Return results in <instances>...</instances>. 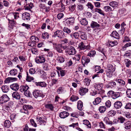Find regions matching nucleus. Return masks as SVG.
Masks as SVG:
<instances>
[{
    "label": "nucleus",
    "mask_w": 131,
    "mask_h": 131,
    "mask_svg": "<svg viewBox=\"0 0 131 131\" xmlns=\"http://www.w3.org/2000/svg\"><path fill=\"white\" fill-rule=\"evenodd\" d=\"M65 52L69 55H73L75 53L76 51L73 47L69 46H67L66 50Z\"/></svg>",
    "instance_id": "1"
},
{
    "label": "nucleus",
    "mask_w": 131,
    "mask_h": 131,
    "mask_svg": "<svg viewBox=\"0 0 131 131\" xmlns=\"http://www.w3.org/2000/svg\"><path fill=\"white\" fill-rule=\"evenodd\" d=\"M25 1L26 4V5L24 6L25 10L31 11V9L33 7V5L30 2V0H24Z\"/></svg>",
    "instance_id": "2"
},
{
    "label": "nucleus",
    "mask_w": 131,
    "mask_h": 131,
    "mask_svg": "<svg viewBox=\"0 0 131 131\" xmlns=\"http://www.w3.org/2000/svg\"><path fill=\"white\" fill-rule=\"evenodd\" d=\"M54 35L60 38H63L64 37V33L61 30H58L54 32Z\"/></svg>",
    "instance_id": "3"
},
{
    "label": "nucleus",
    "mask_w": 131,
    "mask_h": 131,
    "mask_svg": "<svg viewBox=\"0 0 131 131\" xmlns=\"http://www.w3.org/2000/svg\"><path fill=\"white\" fill-rule=\"evenodd\" d=\"M62 45L61 44H55L54 46V49L59 53H63V50H62Z\"/></svg>",
    "instance_id": "4"
},
{
    "label": "nucleus",
    "mask_w": 131,
    "mask_h": 131,
    "mask_svg": "<svg viewBox=\"0 0 131 131\" xmlns=\"http://www.w3.org/2000/svg\"><path fill=\"white\" fill-rule=\"evenodd\" d=\"M35 61L37 63H44L45 61V59L43 56H41L36 57Z\"/></svg>",
    "instance_id": "5"
},
{
    "label": "nucleus",
    "mask_w": 131,
    "mask_h": 131,
    "mask_svg": "<svg viewBox=\"0 0 131 131\" xmlns=\"http://www.w3.org/2000/svg\"><path fill=\"white\" fill-rule=\"evenodd\" d=\"M33 94L35 98H37L38 97H43V95L41 91L38 90L34 91L33 93Z\"/></svg>",
    "instance_id": "6"
},
{
    "label": "nucleus",
    "mask_w": 131,
    "mask_h": 131,
    "mask_svg": "<svg viewBox=\"0 0 131 131\" xmlns=\"http://www.w3.org/2000/svg\"><path fill=\"white\" fill-rule=\"evenodd\" d=\"M103 121L106 124L109 125L111 126L113 124H116L117 123L116 122L114 121L112 122L110 120L109 118L107 117H106L104 118Z\"/></svg>",
    "instance_id": "7"
},
{
    "label": "nucleus",
    "mask_w": 131,
    "mask_h": 131,
    "mask_svg": "<svg viewBox=\"0 0 131 131\" xmlns=\"http://www.w3.org/2000/svg\"><path fill=\"white\" fill-rule=\"evenodd\" d=\"M88 89L81 87L80 88L79 91V94L81 96L85 95L88 91Z\"/></svg>",
    "instance_id": "8"
},
{
    "label": "nucleus",
    "mask_w": 131,
    "mask_h": 131,
    "mask_svg": "<svg viewBox=\"0 0 131 131\" xmlns=\"http://www.w3.org/2000/svg\"><path fill=\"white\" fill-rule=\"evenodd\" d=\"M67 24L70 26L73 25L75 21V18L74 17H70L67 18L66 19Z\"/></svg>",
    "instance_id": "9"
},
{
    "label": "nucleus",
    "mask_w": 131,
    "mask_h": 131,
    "mask_svg": "<svg viewBox=\"0 0 131 131\" xmlns=\"http://www.w3.org/2000/svg\"><path fill=\"white\" fill-rule=\"evenodd\" d=\"M9 98L6 95H4L0 98L1 103H3L6 102L9 100Z\"/></svg>",
    "instance_id": "10"
},
{
    "label": "nucleus",
    "mask_w": 131,
    "mask_h": 131,
    "mask_svg": "<svg viewBox=\"0 0 131 131\" xmlns=\"http://www.w3.org/2000/svg\"><path fill=\"white\" fill-rule=\"evenodd\" d=\"M36 120L37 122H38V123L40 125H45L46 124V121L42 119V118L41 117L39 116L37 117L36 118Z\"/></svg>",
    "instance_id": "11"
},
{
    "label": "nucleus",
    "mask_w": 131,
    "mask_h": 131,
    "mask_svg": "<svg viewBox=\"0 0 131 131\" xmlns=\"http://www.w3.org/2000/svg\"><path fill=\"white\" fill-rule=\"evenodd\" d=\"M78 19L80 23L82 25H86L88 24V21L87 20L86 18H81L79 17L78 18Z\"/></svg>",
    "instance_id": "12"
},
{
    "label": "nucleus",
    "mask_w": 131,
    "mask_h": 131,
    "mask_svg": "<svg viewBox=\"0 0 131 131\" xmlns=\"http://www.w3.org/2000/svg\"><path fill=\"white\" fill-rule=\"evenodd\" d=\"M22 18L24 20H29L30 19V14L28 13H24L22 14Z\"/></svg>",
    "instance_id": "13"
},
{
    "label": "nucleus",
    "mask_w": 131,
    "mask_h": 131,
    "mask_svg": "<svg viewBox=\"0 0 131 131\" xmlns=\"http://www.w3.org/2000/svg\"><path fill=\"white\" fill-rule=\"evenodd\" d=\"M90 58L88 57L84 56H82L81 62L82 64L88 63L90 62Z\"/></svg>",
    "instance_id": "14"
},
{
    "label": "nucleus",
    "mask_w": 131,
    "mask_h": 131,
    "mask_svg": "<svg viewBox=\"0 0 131 131\" xmlns=\"http://www.w3.org/2000/svg\"><path fill=\"white\" fill-rule=\"evenodd\" d=\"M122 106V104L120 101L116 102L114 104V107L116 109H119Z\"/></svg>",
    "instance_id": "15"
},
{
    "label": "nucleus",
    "mask_w": 131,
    "mask_h": 131,
    "mask_svg": "<svg viewBox=\"0 0 131 131\" xmlns=\"http://www.w3.org/2000/svg\"><path fill=\"white\" fill-rule=\"evenodd\" d=\"M17 78H16L8 77L5 79L4 82L6 83H9L13 81H16L17 80Z\"/></svg>",
    "instance_id": "16"
},
{
    "label": "nucleus",
    "mask_w": 131,
    "mask_h": 131,
    "mask_svg": "<svg viewBox=\"0 0 131 131\" xmlns=\"http://www.w3.org/2000/svg\"><path fill=\"white\" fill-rule=\"evenodd\" d=\"M69 114V113L66 111H63L61 112L59 114V116L61 118H64L68 116Z\"/></svg>",
    "instance_id": "17"
},
{
    "label": "nucleus",
    "mask_w": 131,
    "mask_h": 131,
    "mask_svg": "<svg viewBox=\"0 0 131 131\" xmlns=\"http://www.w3.org/2000/svg\"><path fill=\"white\" fill-rule=\"evenodd\" d=\"M10 87L12 90L16 91L18 89L19 86L17 83H14L11 85Z\"/></svg>",
    "instance_id": "18"
},
{
    "label": "nucleus",
    "mask_w": 131,
    "mask_h": 131,
    "mask_svg": "<svg viewBox=\"0 0 131 131\" xmlns=\"http://www.w3.org/2000/svg\"><path fill=\"white\" fill-rule=\"evenodd\" d=\"M12 96L13 98L17 99L18 100L20 98V95L19 93L17 92H14L12 94Z\"/></svg>",
    "instance_id": "19"
},
{
    "label": "nucleus",
    "mask_w": 131,
    "mask_h": 131,
    "mask_svg": "<svg viewBox=\"0 0 131 131\" xmlns=\"http://www.w3.org/2000/svg\"><path fill=\"white\" fill-rule=\"evenodd\" d=\"M100 25L97 22L93 21H92L90 24L91 27L93 28H97L100 26Z\"/></svg>",
    "instance_id": "20"
},
{
    "label": "nucleus",
    "mask_w": 131,
    "mask_h": 131,
    "mask_svg": "<svg viewBox=\"0 0 131 131\" xmlns=\"http://www.w3.org/2000/svg\"><path fill=\"white\" fill-rule=\"evenodd\" d=\"M77 108L78 109L82 110L83 109V103L81 101H79L77 102Z\"/></svg>",
    "instance_id": "21"
},
{
    "label": "nucleus",
    "mask_w": 131,
    "mask_h": 131,
    "mask_svg": "<svg viewBox=\"0 0 131 131\" xmlns=\"http://www.w3.org/2000/svg\"><path fill=\"white\" fill-rule=\"evenodd\" d=\"M13 104V102L10 101L9 102L8 105H6L5 106V109L7 110H9L12 108V106Z\"/></svg>",
    "instance_id": "22"
},
{
    "label": "nucleus",
    "mask_w": 131,
    "mask_h": 131,
    "mask_svg": "<svg viewBox=\"0 0 131 131\" xmlns=\"http://www.w3.org/2000/svg\"><path fill=\"white\" fill-rule=\"evenodd\" d=\"M9 17H14L15 19H17L19 17V13L17 12L13 13L8 15Z\"/></svg>",
    "instance_id": "23"
},
{
    "label": "nucleus",
    "mask_w": 131,
    "mask_h": 131,
    "mask_svg": "<svg viewBox=\"0 0 131 131\" xmlns=\"http://www.w3.org/2000/svg\"><path fill=\"white\" fill-rule=\"evenodd\" d=\"M35 84L36 85H39L42 87H45L47 85L46 83L45 82H36Z\"/></svg>",
    "instance_id": "24"
},
{
    "label": "nucleus",
    "mask_w": 131,
    "mask_h": 131,
    "mask_svg": "<svg viewBox=\"0 0 131 131\" xmlns=\"http://www.w3.org/2000/svg\"><path fill=\"white\" fill-rule=\"evenodd\" d=\"M111 36L116 39H119V36L118 33L116 31H113L111 34Z\"/></svg>",
    "instance_id": "25"
},
{
    "label": "nucleus",
    "mask_w": 131,
    "mask_h": 131,
    "mask_svg": "<svg viewBox=\"0 0 131 131\" xmlns=\"http://www.w3.org/2000/svg\"><path fill=\"white\" fill-rule=\"evenodd\" d=\"M1 89L3 92L7 93L9 90V87L7 85H3L1 88Z\"/></svg>",
    "instance_id": "26"
},
{
    "label": "nucleus",
    "mask_w": 131,
    "mask_h": 131,
    "mask_svg": "<svg viewBox=\"0 0 131 131\" xmlns=\"http://www.w3.org/2000/svg\"><path fill=\"white\" fill-rule=\"evenodd\" d=\"M103 86V84H96L94 85V88L98 90H101Z\"/></svg>",
    "instance_id": "27"
},
{
    "label": "nucleus",
    "mask_w": 131,
    "mask_h": 131,
    "mask_svg": "<svg viewBox=\"0 0 131 131\" xmlns=\"http://www.w3.org/2000/svg\"><path fill=\"white\" fill-rule=\"evenodd\" d=\"M115 81L116 82L118 83L120 85L123 86L125 84V82L121 79H116Z\"/></svg>",
    "instance_id": "28"
},
{
    "label": "nucleus",
    "mask_w": 131,
    "mask_h": 131,
    "mask_svg": "<svg viewBox=\"0 0 131 131\" xmlns=\"http://www.w3.org/2000/svg\"><path fill=\"white\" fill-rule=\"evenodd\" d=\"M94 10L95 12H97L103 16H104L105 15L104 12L100 8H95Z\"/></svg>",
    "instance_id": "29"
},
{
    "label": "nucleus",
    "mask_w": 131,
    "mask_h": 131,
    "mask_svg": "<svg viewBox=\"0 0 131 131\" xmlns=\"http://www.w3.org/2000/svg\"><path fill=\"white\" fill-rule=\"evenodd\" d=\"M11 123L8 120H6L4 122V126L6 128H8L10 126Z\"/></svg>",
    "instance_id": "30"
},
{
    "label": "nucleus",
    "mask_w": 131,
    "mask_h": 131,
    "mask_svg": "<svg viewBox=\"0 0 131 131\" xmlns=\"http://www.w3.org/2000/svg\"><path fill=\"white\" fill-rule=\"evenodd\" d=\"M101 102V99L100 97H97L96 98L94 101L93 102V104L94 105H97L99 104Z\"/></svg>",
    "instance_id": "31"
},
{
    "label": "nucleus",
    "mask_w": 131,
    "mask_h": 131,
    "mask_svg": "<svg viewBox=\"0 0 131 131\" xmlns=\"http://www.w3.org/2000/svg\"><path fill=\"white\" fill-rule=\"evenodd\" d=\"M118 4V3L116 2L113 1L110 2L109 5L113 8H116Z\"/></svg>",
    "instance_id": "32"
},
{
    "label": "nucleus",
    "mask_w": 131,
    "mask_h": 131,
    "mask_svg": "<svg viewBox=\"0 0 131 131\" xmlns=\"http://www.w3.org/2000/svg\"><path fill=\"white\" fill-rule=\"evenodd\" d=\"M108 71H110L112 72H114L115 70V67L111 64H108V68L106 70Z\"/></svg>",
    "instance_id": "33"
},
{
    "label": "nucleus",
    "mask_w": 131,
    "mask_h": 131,
    "mask_svg": "<svg viewBox=\"0 0 131 131\" xmlns=\"http://www.w3.org/2000/svg\"><path fill=\"white\" fill-rule=\"evenodd\" d=\"M57 60L60 63H62L64 61V58L62 56H58L57 57Z\"/></svg>",
    "instance_id": "34"
},
{
    "label": "nucleus",
    "mask_w": 131,
    "mask_h": 131,
    "mask_svg": "<svg viewBox=\"0 0 131 131\" xmlns=\"http://www.w3.org/2000/svg\"><path fill=\"white\" fill-rule=\"evenodd\" d=\"M79 34L78 32H75L70 35V36L72 37H74L76 39H78L79 37Z\"/></svg>",
    "instance_id": "35"
},
{
    "label": "nucleus",
    "mask_w": 131,
    "mask_h": 131,
    "mask_svg": "<svg viewBox=\"0 0 131 131\" xmlns=\"http://www.w3.org/2000/svg\"><path fill=\"white\" fill-rule=\"evenodd\" d=\"M45 107L51 110H53L54 107L52 104H47L45 105Z\"/></svg>",
    "instance_id": "36"
},
{
    "label": "nucleus",
    "mask_w": 131,
    "mask_h": 131,
    "mask_svg": "<svg viewBox=\"0 0 131 131\" xmlns=\"http://www.w3.org/2000/svg\"><path fill=\"white\" fill-rule=\"evenodd\" d=\"M125 128L126 129H129L131 126V121H128L125 123Z\"/></svg>",
    "instance_id": "37"
},
{
    "label": "nucleus",
    "mask_w": 131,
    "mask_h": 131,
    "mask_svg": "<svg viewBox=\"0 0 131 131\" xmlns=\"http://www.w3.org/2000/svg\"><path fill=\"white\" fill-rule=\"evenodd\" d=\"M85 46L84 43L82 42L80 43L79 45V47L81 50H84L85 49Z\"/></svg>",
    "instance_id": "38"
},
{
    "label": "nucleus",
    "mask_w": 131,
    "mask_h": 131,
    "mask_svg": "<svg viewBox=\"0 0 131 131\" xmlns=\"http://www.w3.org/2000/svg\"><path fill=\"white\" fill-rule=\"evenodd\" d=\"M29 88V87L27 85H24L22 86L21 87L20 91L21 92L26 91H28V89Z\"/></svg>",
    "instance_id": "39"
},
{
    "label": "nucleus",
    "mask_w": 131,
    "mask_h": 131,
    "mask_svg": "<svg viewBox=\"0 0 131 131\" xmlns=\"http://www.w3.org/2000/svg\"><path fill=\"white\" fill-rule=\"evenodd\" d=\"M108 42L109 43V45L111 46V47H113L117 45L118 43V42L116 41H109Z\"/></svg>",
    "instance_id": "40"
},
{
    "label": "nucleus",
    "mask_w": 131,
    "mask_h": 131,
    "mask_svg": "<svg viewBox=\"0 0 131 131\" xmlns=\"http://www.w3.org/2000/svg\"><path fill=\"white\" fill-rule=\"evenodd\" d=\"M80 36L81 39L83 40H86L87 39L86 33L84 32H81Z\"/></svg>",
    "instance_id": "41"
},
{
    "label": "nucleus",
    "mask_w": 131,
    "mask_h": 131,
    "mask_svg": "<svg viewBox=\"0 0 131 131\" xmlns=\"http://www.w3.org/2000/svg\"><path fill=\"white\" fill-rule=\"evenodd\" d=\"M120 96V94L118 92H114L112 95V98L113 99H115L119 97Z\"/></svg>",
    "instance_id": "42"
},
{
    "label": "nucleus",
    "mask_w": 131,
    "mask_h": 131,
    "mask_svg": "<svg viewBox=\"0 0 131 131\" xmlns=\"http://www.w3.org/2000/svg\"><path fill=\"white\" fill-rule=\"evenodd\" d=\"M105 11L106 12H109L112 11L111 8L109 6H105L104 7Z\"/></svg>",
    "instance_id": "43"
},
{
    "label": "nucleus",
    "mask_w": 131,
    "mask_h": 131,
    "mask_svg": "<svg viewBox=\"0 0 131 131\" xmlns=\"http://www.w3.org/2000/svg\"><path fill=\"white\" fill-rule=\"evenodd\" d=\"M10 18L8 19L9 23L12 26H14L16 25V21L14 19H10Z\"/></svg>",
    "instance_id": "44"
},
{
    "label": "nucleus",
    "mask_w": 131,
    "mask_h": 131,
    "mask_svg": "<svg viewBox=\"0 0 131 131\" xmlns=\"http://www.w3.org/2000/svg\"><path fill=\"white\" fill-rule=\"evenodd\" d=\"M31 51L32 53L35 54H38L39 51L36 48H33L31 49Z\"/></svg>",
    "instance_id": "45"
},
{
    "label": "nucleus",
    "mask_w": 131,
    "mask_h": 131,
    "mask_svg": "<svg viewBox=\"0 0 131 131\" xmlns=\"http://www.w3.org/2000/svg\"><path fill=\"white\" fill-rule=\"evenodd\" d=\"M99 110L101 113H103L105 111L106 107L105 106H101L100 107Z\"/></svg>",
    "instance_id": "46"
},
{
    "label": "nucleus",
    "mask_w": 131,
    "mask_h": 131,
    "mask_svg": "<svg viewBox=\"0 0 131 131\" xmlns=\"http://www.w3.org/2000/svg\"><path fill=\"white\" fill-rule=\"evenodd\" d=\"M96 51L94 50L89 51L88 54V56L90 57H93L96 54Z\"/></svg>",
    "instance_id": "47"
},
{
    "label": "nucleus",
    "mask_w": 131,
    "mask_h": 131,
    "mask_svg": "<svg viewBox=\"0 0 131 131\" xmlns=\"http://www.w3.org/2000/svg\"><path fill=\"white\" fill-rule=\"evenodd\" d=\"M42 38L43 39H48L49 37L48 34L46 32L43 33L42 35Z\"/></svg>",
    "instance_id": "48"
},
{
    "label": "nucleus",
    "mask_w": 131,
    "mask_h": 131,
    "mask_svg": "<svg viewBox=\"0 0 131 131\" xmlns=\"http://www.w3.org/2000/svg\"><path fill=\"white\" fill-rule=\"evenodd\" d=\"M25 107H24V105L23 106V108L21 109L20 111L21 113H25L27 114H29V112L27 110H26V109L25 108Z\"/></svg>",
    "instance_id": "49"
},
{
    "label": "nucleus",
    "mask_w": 131,
    "mask_h": 131,
    "mask_svg": "<svg viewBox=\"0 0 131 131\" xmlns=\"http://www.w3.org/2000/svg\"><path fill=\"white\" fill-rule=\"evenodd\" d=\"M17 73V71L16 69H13L10 70L9 72L10 75H15Z\"/></svg>",
    "instance_id": "50"
},
{
    "label": "nucleus",
    "mask_w": 131,
    "mask_h": 131,
    "mask_svg": "<svg viewBox=\"0 0 131 131\" xmlns=\"http://www.w3.org/2000/svg\"><path fill=\"white\" fill-rule=\"evenodd\" d=\"M18 58L20 61L22 62L25 61L27 59L26 57L24 56H19Z\"/></svg>",
    "instance_id": "51"
},
{
    "label": "nucleus",
    "mask_w": 131,
    "mask_h": 131,
    "mask_svg": "<svg viewBox=\"0 0 131 131\" xmlns=\"http://www.w3.org/2000/svg\"><path fill=\"white\" fill-rule=\"evenodd\" d=\"M106 75L107 77L109 78H110L112 77L113 72L110 71H108V70H106Z\"/></svg>",
    "instance_id": "52"
},
{
    "label": "nucleus",
    "mask_w": 131,
    "mask_h": 131,
    "mask_svg": "<svg viewBox=\"0 0 131 131\" xmlns=\"http://www.w3.org/2000/svg\"><path fill=\"white\" fill-rule=\"evenodd\" d=\"M101 51V52L103 53V58L104 60L106 59V51L105 49H103Z\"/></svg>",
    "instance_id": "53"
},
{
    "label": "nucleus",
    "mask_w": 131,
    "mask_h": 131,
    "mask_svg": "<svg viewBox=\"0 0 131 131\" xmlns=\"http://www.w3.org/2000/svg\"><path fill=\"white\" fill-rule=\"evenodd\" d=\"M83 124L86 125L88 127L90 128L91 125L90 123L88 121L85 120L83 121Z\"/></svg>",
    "instance_id": "54"
},
{
    "label": "nucleus",
    "mask_w": 131,
    "mask_h": 131,
    "mask_svg": "<svg viewBox=\"0 0 131 131\" xmlns=\"http://www.w3.org/2000/svg\"><path fill=\"white\" fill-rule=\"evenodd\" d=\"M79 99L78 97L75 95H72L70 98V100L72 101L77 100Z\"/></svg>",
    "instance_id": "55"
},
{
    "label": "nucleus",
    "mask_w": 131,
    "mask_h": 131,
    "mask_svg": "<svg viewBox=\"0 0 131 131\" xmlns=\"http://www.w3.org/2000/svg\"><path fill=\"white\" fill-rule=\"evenodd\" d=\"M63 91V89L62 87H60L57 90V92L58 94L62 93Z\"/></svg>",
    "instance_id": "56"
},
{
    "label": "nucleus",
    "mask_w": 131,
    "mask_h": 131,
    "mask_svg": "<svg viewBox=\"0 0 131 131\" xmlns=\"http://www.w3.org/2000/svg\"><path fill=\"white\" fill-rule=\"evenodd\" d=\"M90 80L88 78H85L84 80V82L85 84L87 86H88L90 84Z\"/></svg>",
    "instance_id": "57"
},
{
    "label": "nucleus",
    "mask_w": 131,
    "mask_h": 131,
    "mask_svg": "<svg viewBox=\"0 0 131 131\" xmlns=\"http://www.w3.org/2000/svg\"><path fill=\"white\" fill-rule=\"evenodd\" d=\"M34 78L32 77H31L28 75V73H27V77L26 79V80L28 82H30L32 80H34Z\"/></svg>",
    "instance_id": "58"
},
{
    "label": "nucleus",
    "mask_w": 131,
    "mask_h": 131,
    "mask_svg": "<svg viewBox=\"0 0 131 131\" xmlns=\"http://www.w3.org/2000/svg\"><path fill=\"white\" fill-rule=\"evenodd\" d=\"M63 30L64 32L68 34H69L71 32L70 29L67 27H64Z\"/></svg>",
    "instance_id": "59"
},
{
    "label": "nucleus",
    "mask_w": 131,
    "mask_h": 131,
    "mask_svg": "<svg viewBox=\"0 0 131 131\" xmlns=\"http://www.w3.org/2000/svg\"><path fill=\"white\" fill-rule=\"evenodd\" d=\"M86 5L88 6L89 8H90L91 10H92L94 6L91 3L88 2Z\"/></svg>",
    "instance_id": "60"
},
{
    "label": "nucleus",
    "mask_w": 131,
    "mask_h": 131,
    "mask_svg": "<svg viewBox=\"0 0 131 131\" xmlns=\"http://www.w3.org/2000/svg\"><path fill=\"white\" fill-rule=\"evenodd\" d=\"M125 61L126 62V65L127 67H129V66L131 64V61L128 59H125Z\"/></svg>",
    "instance_id": "61"
},
{
    "label": "nucleus",
    "mask_w": 131,
    "mask_h": 131,
    "mask_svg": "<svg viewBox=\"0 0 131 131\" xmlns=\"http://www.w3.org/2000/svg\"><path fill=\"white\" fill-rule=\"evenodd\" d=\"M79 114L78 112H73L71 114V116L73 117L77 118L78 117Z\"/></svg>",
    "instance_id": "62"
},
{
    "label": "nucleus",
    "mask_w": 131,
    "mask_h": 131,
    "mask_svg": "<svg viewBox=\"0 0 131 131\" xmlns=\"http://www.w3.org/2000/svg\"><path fill=\"white\" fill-rule=\"evenodd\" d=\"M24 94L25 96L27 97H30L31 95L30 92L28 91L24 92Z\"/></svg>",
    "instance_id": "63"
},
{
    "label": "nucleus",
    "mask_w": 131,
    "mask_h": 131,
    "mask_svg": "<svg viewBox=\"0 0 131 131\" xmlns=\"http://www.w3.org/2000/svg\"><path fill=\"white\" fill-rule=\"evenodd\" d=\"M126 94L128 97L131 98V89H128L127 90Z\"/></svg>",
    "instance_id": "64"
}]
</instances>
